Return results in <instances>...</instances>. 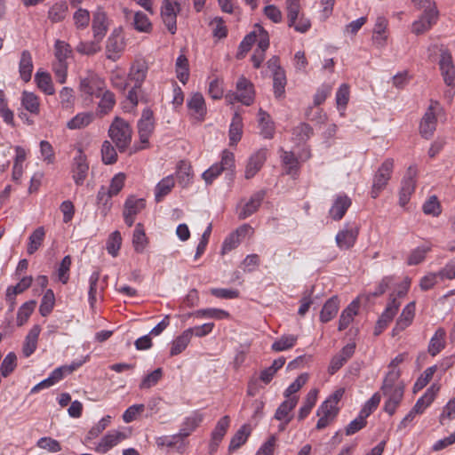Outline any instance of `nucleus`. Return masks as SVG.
Wrapping results in <instances>:
<instances>
[{
  "mask_svg": "<svg viewBox=\"0 0 455 455\" xmlns=\"http://www.w3.org/2000/svg\"><path fill=\"white\" fill-rule=\"evenodd\" d=\"M132 130L130 124L121 117L116 116L108 129V136L120 152H124L132 142Z\"/></svg>",
  "mask_w": 455,
  "mask_h": 455,
  "instance_id": "1",
  "label": "nucleus"
},
{
  "mask_svg": "<svg viewBox=\"0 0 455 455\" xmlns=\"http://www.w3.org/2000/svg\"><path fill=\"white\" fill-rule=\"evenodd\" d=\"M341 397V391L337 390L332 396L328 398L317 410L319 419L316 424L317 429L326 427L339 414L337 404Z\"/></svg>",
  "mask_w": 455,
  "mask_h": 455,
  "instance_id": "2",
  "label": "nucleus"
},
{
  "mask_svg": "<svg viewBox=\"0 0 455 455\" xmlns=\"http://www.w3.org/2000/svg\"><path fill=\"white\" fill-rule=\"evenodd\" d=\"M235 168V156L228 150L222 152L221 161L220 164L212 165L209 169L203 172L202 178L207 185H210L217 179L224 171H231Z\"/></svg>",
  "mask_w": 455,
  "mask_h": 455,
  "instance_id": "3",
  "label": "nucleus"
},
{
  "mask_svg": "<svg viewBox=\"0 0 455 455\" xmlns=\"http://www.w3.org/2000/svg\"><path fill=\"white\" fill-rule=\"evenodd\" d=\"M236 92L228 93L226 97L229 99L230 102L236 100L245 106H251L254 101V86L253 84L242 76L236 82Z\"/></svg>",
  "mask_w": 455,
  "mask_h": 455,
  "instance_id": "4",
  "label": "nucleus"
},
{
  "mask_svg": "<svg viewBox=\"0 0 455 455\" xmlns=\"http://www.w3.org/2000/svg\"><path fill=\"white\" fill-rule=\"evenodd\" d=\"M394 169V161L391 158L386 159L377 170L372 181L371 196L377 198L380 192L386 188Z\"/></svg>",
  "mask_w": 455,
  "mask_h": 455,
  "instance_id": "5",
  "label": "nucleus"
},
{
  "mask_svg": "<svg viewBox=\"0 0 455 455\" xmlns=\"http://www.w3.org/2000/svg\"><path fill=\"white\" fill-rule=\"evenodd\" d=\"M107 87L104 79L95 73L89 72L86 76L81 78L80 92L90 98H99L100 93Z\"/></svg>",
  "mask_w": 455,
  "mask_h": 455,
  "instance_id": "6",
  "label": "nucleus"
},
{
  "mask_svg": "<svg viewBox=\"0 0 455 455\" xmlns=\"http://www.w3.org/2000/svg\"><path fill=\"white\" fill-rule=\"evenodd\" d=\"M439 109V103L437 101H431L429 107L427 108L421 119L419 124V133L425 139H430L436 129V114Z\"/></svg>",
  "mask_w": 455,
  "mask_h": 455,
  "instance_id": "7",
  "label": "nucleus"
},
{
  "mask_svg": "<svg viewBox=\"0 0 455 455\" xmlns=\"http://www.w3.org/2000/svg\"><path fill=\"white\" fill-rule=\"evenodd\" d=\"M180 11L177 1L164 0L161 8V17L168 31L174 35L177 31V13Z\"/></svg>",
  "mask_w": 455,
  "mask_h": 455,
  "instance_id": "8",
  "label": "nucleus"
},
{
  "mask_svg": "<svg viewBox=\"0 0 455 455\" xmlns=\"http://www.w3.org/2000/svg\"><path fill=\"white\" fill-rule=\"evenodd\" d=\"M89 171V164L87 157L81 148L78 149L77 155L74 157L71 172L74 182L76 186H82L87 177Z\"/></svg>",
  "mask_w": 455,
  "mask_h": 455,
  "instance_id": "9",
  "label": "nucleus"
},
{
  "mask_svg": "<svg viewBox=\"0 0 455 455\" xmlns=\"http://www.w3.org/2000/svg\"><path fill=\"white\" fill-rule=\"evenodd\" d=\"M417 170L413 166H410L407 172L401 183V189L399 193V204L402 206L407 204L410 201L411 196L413 194L416 187V177Z\"/></svg>",
  "mask_w": 455,
  "mask_h": 455,
  "instance_id": "10",
  "label": "nucleus"
},
{
  "mask_svg": "<svg viewBox=\"0 0 455 455\" xmlns=\"http://www.w3.org/2000/svg\"><path fill=\"white\" fill-rule=\"evenodd\" d=\"M439 12L437 8L427 9L420 15L419 20H415L411 26V31L416 35H420L429 30L436 23Z\"/></svg>",
  "mask_w": 455,
  "mask_h": 455,
  "instance_id": "11",
  "label": "nucleus"
},
{
  "mask_svg": "<svg viewBox=\"0 0 455 455\" xmlns=\"http://www.w3.org/2000/svg\"><path fill=\"white\" fill-rule=\"evenodd\" d=\"M138 130L140 142L148 143L154 130L153 111L150 108H145L142 111L141 117L138 121Z\"/></svg>",
  "mask_w": 455,
  "mask_h": 455,
  "instance_id": "12",
  "label": "nucleus"
},
{
  "mask_svg": "<svg viewBox=\"0 0 455 455\" xmlns=\"http://www.w3.org/2000/svg\"><path fill=\"white\" fill-rule=\"evenodd\" d=\"M400 307V301H398L395 298L390 299L387 303L384 312L381 314L379 318L374 333L375 335L380 334L383 330L388 325V323L394 319L396 315L398 308Z\"/></svg>",
  "mask_w": 455,
  "mask_h": 455,
  "instance_id": "13",
  "label": "nucleus"
},
{
  "mask_svg": "<svg viewBox=\"0 0 455 455\" xmlns=\"http://www.w3.org/2000/svg\"><path fill=\"white\" fill-rule=\"evenodd\" d=\"M125 438L126 435L123 432L117 430L109 431L101 438L94 450L98 453L105 454Z\"/></svg>",
  "mask_w": 455,
  "mask_h": 455,
  "instance_id": "14",
  "label": "nucleus"
},
{
  "mask_svg": "<svg viewBox=\"0 0 455 455\" xmlns=\"http://www.w3.org/2000/svg\"><path fill=\"white\" fill-rule=\"evenodd\" d=\"M189 115L196 120L202 122L206 115V105L203 95L199 92L194 93L188 100Z\"/></svg>",
  "mask_w": 455,
  "mask_h": 455,
  "instance_id": "15",
  "label": "nucleus"
},
{
  "mask_svg": "<svg viewBox=\"0 0 455 455\" xmlns=\"http://www.w3.org/2000/svg\"><path fill=\"white\" fill-rule=\"evenodd\" d=\"M251 229L249 224H243L232 232L223 242L222 253H227L236 248L241 243V237L243 238Z\"/></svg>",
  "mask_w": 455,
  "mask_h": 455,
  "instance_id": "16",
  "label": "nucleus"
},
{
  "mask_svg": "<svg viewBox=\"0 0 455 455\" xmlns=\"http://www.w3.org/2000/svg\"><path fill=\"white\" fill-rule=\"evenodd\" d=\"M439 67L444 83L447 85H451L455 79V68L452 62L451 54L448 51L442 52Z\"/></svg>",
  "mask_w": 455,
  "mask_h": 455,
  "instance_id": "17",
  "label": "nucleus"
},
{
  "mask_svg": "<svg viewBox=\"0 0 455 455\" xmlns=\"http://www.w3.org/2000/svg\"><path fill=\"white\" fill-rule=\"evenodd\" d=\"M100 101L96 108V115L102 117L110 113L116 105L115 94L107 89V87L100 93Z\"/></svg>",
  "mask_w": 455,
  "mask_h": 455,
  "instance_id": "18",
  "label": "nucleus"
},
{
  "mask_svg": "<svg viewBox=\"0 0 455 455\" xmlns=\"http://www.w3.org/2000/svg\"><path fill=\"white\" fill-rule=\"evenodd\" d=\"M267 159L266 149H259L251 156L245 168V179L250 180L253 178L256 173L261 169Z\"/></svg>",
  "mask_w": 455,
  "mask_h": 455,
  "instance_id": "19",
  "label": "nucleus"
},
{
  "mask_svg": "<svg viewBox=\"0 0 455 455\" xmlns=\"http://www.w3.org/2000/svg\"><path fill=\"white\" fill-rule=\"evenodd\" d=\"M265 197V192L260 190L254 193L250 200L245 203L240 212H238V218L240 220H245L253 213H255L262 204Z\"/></svg>",
  "mask_w": 455,
  "mask_h": 455,
  "instance_id": "20",
  "label": "nucleus"
},
{
  "mask_svg": "<svg viewBox=\"0 0 455 455\" xmlns=\"http://www.w3.org/2000/svg\"><path fill=\"white\" fill-rule=\"evenodd\" d=\"M415 315V303H409L403 309L396 321L395 326L394 327L392 333L393 336L405 330L411 323Z\"/></svg>",
  "mask_w": 455,
  "mask_h": 455,
  "instance_id": "21",
  "label": "nucleus"
},
{
  "mask_svg": "<svg viewBox=\"0 0 455 455\" xmlns=\"http://www.w3.org/2000/svg\"><path fill=\"white\" fill-rule=\"evenodd\" d=\"M203 421V415L195 412L193 415L186 418L182 427L180 432L172 435V439H185L191 435L192 432L200 425Z\"/></svg>",
  "mask_w": 455,
  "mask_h": 455,
  "instance_id": "22",
  "label": "nucleus"
},
{
  "mask_svg": "<svg viewBox=\"0 0 455 455\" xmlns=\"http://www.w3.org/2000/svg\"><path fill=\"white\" fill-rule=\"evenodd\" d=\"M229 424L230 418L227 415L220 418L217 422L213 431L212 432V440L210 443L212 450H215L219 446L229 427Z\"/></svg>",
  "mask_w": 455,
  "mask_h": 455,
  "instance_id": "23",
  "label": "nucleus"
},
{
  "mask_svg": "<svg viewBox=\"0 0 455 455\" xmlns=\"http://www.w3.org/2000/svg\"><path fill=\"white\" fill-rule=\"evenodd\" d=\"M298 401L299 397L296 395L283 401L276 409L275 419L277 420L285 419V424H289L292 419V416L290 415V412L296 407Z\"/></svg>",
  "mask_w": 455,
  "mask_h": 455,
  "instance_id": "24",
  "label": "nucleus"
},
{
  "mask_svg": "<svg viewBox=\"0 0 455 455\" xmlns=\"http://www.w3.org/2000/svg\"><path fill=\"white\" fill-rule=\"evenodd\" d=\"M92 28L94 39L101 41L108 30L107 15L104 12L98 11L93 14Z\"/></svg>",
  "mask_w": 455,
  "mask_h": 455,
  "instance_id": "25",
  "label": "nucleus"
},
{
  "mask_svg": "<svg viewBox=\"0 0 455 455\" xmlns=\"http://www.w3.org/2000/svg\"><path fill=\"white\" fill-rule=\"evenodd\" d=\"M40 332L41 327L38 324L34 325L28 331L22 347L25 357L30 356L36 351Z\"/></svg>",
  "mask_w": 455,
  "mask_h": 455,
  "instance_id": "26",
  "label": "nucleus"
},
{
  "mask_svg": "<svg viewBox=\"0 0 455 455\" xmlns=\"http://www.w3.org/2000/svg\"><path fill=\"white\" fill-rule=\"evenodd\" d=\"M251 433V426L249 424H243L232 436L228 446V451H235L238 450L247 442Z\"/></svg>",
  "mask_w": 455,
  "mask_h": 455,
  "instance_id": "27",
  "label": "nucleus"
},
{
  "mask_svg": "<svg viewBox=\"0 0 455 455\" xmlns=\"http://www.w3.org/2000/svg\"><path fill=\"white\" fill-rule=\"evenodd\" d=\"M19 72L20 78L28 83L30 81L33 72V60L31 53L28 50L21 52L19 63Z\"/></svg>",
  "mask_w": 455,
  "mask_h": 455,
  "instance_id": "28",
  "label": "nucleus"
},
{
  "mask_svg": "<svg viewBox=\"0 0 455 455\" xmlns=\"http://www.w3.org/2000/svg\"><path fill=\"white\" fill-rule=\"evenodd\" d=\"M439 387L432 385L418 399L415 405L411 409L416 414H421L433 403Z\"/></svg>",
  "mask_w": 455,
  "mask_h": 455,
  "instance_id": "29",
  "label": "nucleus"
},
{
  "mask_svg": "<svg viewBox=\"0 0 455 455\" xmlns=\"http://www.w3.org/2000/svg\"><path fill=\"white\" fill-rule=\"evenodd\" d=\"M108 58L116 60L119 53L124 49V39L118 34H112L107 41Z\"/></svg>",
  "mask_w": 455,
  "mask_h": 455,
  "instance_id": "30",
  "label": "nucleus"
},
{
  "mask_svg": "<svg viewBox=\"0 0 455 455\" xmlns=\"http://www.w3.org/2000/svg\"><path fill=\"white\" fill-rule=\"evenodd\" d=\"M193 336V330L187 329L173 341L171 347V356H175L181 354L188 347Z\"/></svg>",
  "mask_w": 455,
  "mask_h": 455,
  "instance_id": "31",
  "label": "nucleus"
},
{
  "mask_svg": "<svg viewBox=\"0 0 455 455\" xmlns=\"http://www.w3.org/2000/svg\"><path fill=\"white\" fill-rule=\"evenodd\" d=\"M148 65L145 61H136L132 64L129 72V78L135 82V87H140L148 73Z\"/></svg>",
  "mask_w": 455,
  "mask_h": 455,
  "instance_id": "32",
  "label": "nucleus"
},
{
  "mask_svg": "<svg viewBox=\"0 0 455 455\" xmlns=\"http://www.w3.org/2000/svg\"><path fill=\"white\" fill-rule=\"evenodd\" d=\"M259 126L260 134L265 139H272L275 133V125L270 116L263 109L259 110Z\"/></svg>",
  "mask_w": 455,
  "mask_h": 455,
  "instance_id": "33",
  "label": "nucleus"
},
{
  "mask_svg": "<svg viewBox=\"0 0 455 455\" xmlns=\"http://www.w3.org/2000/svg\"><path fill=\"white\" fill-rule=\"evenodd\" d=\"M446 331L443 328H438L431 338L428 345V353L432 356L438 355L445 347Z\"/></svg>",
  "mask_w": 455,
  "mask_h": 455,
  "instance_id": "34",
  "label": "nucleus"
},
{
  "mask_svg": "<svg viewBox=\"0 0 455 455\" xmlns=\"http://www.w3.org/2000/svg\"><path fill=\"white\" fill-rule=\"evenodd\" d=\"M175 185V180L172 175H169L162 179L155 188V198L157 203L161 202L163 198L167 196Z\"/></svg>",
  "mask_w": 455,
  "mask_h": 455,
  "instance_id": "35",
  "label": "nucleus"
},
{
  "mask_svg": "<svg viewBox=\"0 0 455 455\" xmlns=\"http://www.w3.org/2000/svg\"><path fill=\"white\" fill-rule=\"evenodd\" d=\"M37 87L45 94L52 95L55 92L52 77L47 72L37 71L35 75Z\"/></svg>",
  "mask_w": 455,
  "mask_h": 455,
  "instance_id": "36",
  "label": "nucleus"
},
{
  "mask_svg": "<svg viewBox=\"0 0 455 455\" xmlns=\"http://www.w3.org/2000/svg\"><path fill=\"white\" fill-rule=\"evenodd\" d=\"M243 133V120L238 113H235L229 127L230 145H236L240 141Z\"/></svg>",
  "mask_w": 455,
  "mask_h": 455,
  "instance_id": "37",
  "label": "nucleus"
},
{
  "mask_svg": "<svg viewBox=\"0 0 455 455\" xmlns=\"http://www.w3.org/2000/svg\"><path fill=\"white\" fill-rule=\"evenodd\" d=\"M93 121V114L91 112L78 113L72 119H70L67 127L70 130L82 129L88 126Z\"/></svg>",
  "mask_w": 455,
  "mask_h": 455,
  "instance_id": "38",
  "label": "nucleus"
},
{
  "mask_svg": "<svg viewBox=\"0 0 455 455\" xmlns=\"http://www.w3.org/2000/svg\"><path fill=\"white\" fill-rule=\"evenodd\" d=\"M132 244L136 252L141 253L148 244V238L143 225L138 223L132 235Z\"/></svg>",
  "mask_w": 455,
  "mask_h": 455,
  "instance_id": "39",
  "label": "nucleus"
},
{
  "mask_svg": "<svg viewBox=\"0 0 455 455\" xmlns=\"http://www.w3.org/2000/svg\"><path fill=\"white\" fill-rule=\"evenodd\" d=\"M100 271H93L89 278V291H88V299L91 307H94L95 302H96V296L99 293V291H102L104 289L103 286L100 287L99 281H100Z\"/></svg>",
  "mask_w": 455,
  "mask_h": 455,
  "instance_id": "40",
  "label": "nucleus"
},
{
  "mask_svg": "<svg viewBox=\"0 0 455 455\" xmlns=\"http://www.w3.org/2000/svg\"><path fill=\"white\" fill-rule=\"evenodd\" d=\"M339 311V299L333 297L326 301L323 305L320 314V319L322 322H329L331 320Z\"/></svg>",
  "mask_w": 455,
  "mask_h": 455,
  "instance_id": "41",
  "label": "nucleus"
},
{
  "mask_svg": "<svg viewBox=\"0 0 455 455\" xmlns=\"http://www.w3.org/2000/svg\"><path fill=\"white\" fill-rule=\"evenodd\" d=\"M431 251V246L429 245H421L415 249H413L408 258H407V265L409 266H416L423 262L426 259L427 254Z\"/></svg>",
  "mask_w": 455,
  "mask_h": 455,
  "instance_id": "42",
  "label": "nucleus"
},
{
  "mask_svg": "<svg viewBox=\"0 0 455 455\" xmlns=\"http://www.w3.org/2000/svg\"><path fill=\"white\" fill-rule=\"evenodd\" d=\"M21 105L31 114L37 115L39 113V99L33 93L27 91L22 92Z\"/></svg>",
  "mask_w": 455,
  "mask_h": 455,
  "instance_id": "43",
  "label": "nucleus"
},
{
  "mask_svg": "<svg viewBox=\"0 0 455 455\" xmlns=\"http://www.w3.org/2000/svg\"><path fill=\"white\" fill-rule=\"evenodd\" d=\"M177 78L185 84L189 77L188 60L184 54H180L176 60Z\"/></svg>",
  "mask_w": 455,
  "mask_h": 455,
  "instance_id": "44",
  "label": "nucleus"
},
{
  "mask_svg": "<svg viewBox=\"0 0 455 455\" xmlns=\"http://www.w3.org/2000/svg\"><path fill=\"white\" fill-rule=\"evenodd\" d=\"M45 236V231L44 227L37 228L28 238V253L32 255L41 246Z\"/></svg>",
  "mask_w": 455,
  "mask_h": 455,
  "instance_id": "45",
  "label": "nucleus"
},
{
  "mask_svg": "<svg viewBox=\"0 0 455 455\" xmlns=\"http://www.w3.org/2000/svg\"><path fill=\"white\" fill-rule=\"evenodd\" d=\"M68 12V4L66 2H60L54 4L48 12V19L52 22H60L62 21Z\"/></svg>",
  "mask_w": 455,
  "mask_h": 455,
  "instance_id": "46",
  "label": "nucleus"
},
{
  "mask_svg": "<svg viewBox=\"0 0 455 455\" xmlns=\"http://www.w3.org/2000/svg\"><path fill=\"white\" fill-rule=\"evenodd\" d=\"M317 394V389H312L307 393L304 405L299 409L298 414L299 420H303L310 413L312 408L316 403Z\"/></svg>",
  "mask_w": 455,
  "mask_h": 455,
  "instance_id": "47",
  "label": "nucleus"
},
{
  "mask_svg": "<svg viewBox=\"0 0 455 455\" xmlns=\"http://www.w3.org/2000/svg\"><path fill=\"white\" fill-rule=\"evenodd\" d=\"M54 48L57 63L67 64V59H68L72 53L70 45L65 41L57 40Z\"/></svg>",
  "mask_w": 455,
  "mask_h": 455,
  "instance_id": "48",
  "label": "nucleus"
},
{
  "mask_svg": "<svg viewBox=\"0 0 455 455\" xmlns=\"http://www.w3.org/2000/svg\"><path fill=\"white\" fill-rule=\"evenodd\" d=\"M297 339L298 337L296 335H283L272 344L271 348L275 352L287 350L296 344Z\"/></svg>",
  "mask_w": 455,
  "mask_h": 455,
  "instance_id": "49",
  "label": "nucleus"
},
{
  "mask_svg": "<svg viewBox=\"0 0 455 455\" xmlns=\"http://www.w3.org/2000/svg\"><path fill=\"white\" fill-rule=\"evenodd\" d=\"M286 76L283 69L273 73V88L276 98H280L285 92Z\"/></svg>",
  "mask_w": 455,
  "mask_h": 455,
  "instance_id": "50",
  "label": "nucleus"
},
{
  "mask_svg": "<svg viewBox=\"0 0 455 455\" xmlns=\"http://www.w3.org/2000/svg\"><path fill=\"white\" fill-rule=\"evenodd\" d=\"M55 305V296L52 290L49 289L44 294L41 304L39 307V312L42 316H47L51 314Z\"/></svg>",
  "mask_w": 455,
  "mask_h": 455,
  "instance_id": "51",
  "label": "nucleus"
},
{
  "mask_svg": "<svg viewBox=\"0 0 455 455\" xmlns=\"http://www.w3.org/2000/svg\"><path fill=\"white\" fill-rule=\"evenodd\" d=\"M36 305V300H29L20 306L17 313V325L22 326L28 320Z\"/></svg>",
  "mask_w": 455,
  "mask_h": 455,
  "instance_id": "52",
  "label": "nucleus"
},
{
  "mask_svg": "<svg viewBox=\"0 0 455 455\" xmlns=\"http://www.w3.org/2000/svg\"><path fill=\"white\" fill-rule=\"evenodd\" d=\"M32 283L31 276L23 277L16 285L9 286L6 291V300H11L13 296L20 294L28 289Z\"/></svg>",
  "mask_w": 455,
  "mask_h": 455,
  "instance_id": "53",
  "label": "nucleus"
},
{
  "mask_svg": "<svg viewBox=\"0 0 455 455\" xmlns=\"http://www.w3.org/2000/svg\"><path fill=\"white\" fill-rule=\"evenodd\" d=\"M313 134V129L307 124L302 123L292 130V138L297 143L307 141Z\"/></svg>",
  "mask_w": 455,
  "mask_h": 455,
  "instance_id": "54",
  "label": "nucleus"
},
{
  "mask_svg": "<svg viewBox=\"0 0 455 455\" xmlns=\"http://www.w3.org/2000/svg\"><path fill=\"white\" fill-rule=\"evenodd\" d=\"M163 377L162 368H157L146 375L139 385L140 389H148L156 386Z\"/></svg>",
  "mask_w": 455,
  "mask_h": 455,
  "instance_id": "55",
  "label": "nucleus"
},
{
  "mask_svg": "<svg viewBox=\"0 0 455 455\" xmlns=\"http://www.w3.org/2000/svg\"><path fill=\"white\" fill-rule=\"evenodd\" d=\"M101 156L105 164H113L117 160V153L114 146L108 140H105L101 146Z\"/></svg>",
  "mask_w": 455,
  "mask_h": 455,
  "instance_id": "56",
  "label": "nucleus"
},
{
  "mask_svg": "<svg viewBox=\"0 0 455 455\" xmlns=\"http://www.w3.org/2000/svg\"><path fill=\"white\" fill-rule=\"evenodd\" d=\"M359 228L357 225H347L346 228L343 230V247L350 248L352 247L355 240L358 236Z\"/></svg>",
  "mask_w": 455,
  "mask_h": 455,
  "instance_id": "57",
  "label": "nucleus"
},
{
  "mask_svg": "<svg viewBox=\"0 0 455 455\" xmlns=\"http://www.w3.org/2000/svg\"><path fill=\"white\" fill-rule=\"evenodd\" d=\"M256 32V42L258 43L257 50L265 52L269 47V35L260 25L257 24L254 28Z\"/></svg>",
  "mask_w": 455,
  "mask_h": 455,
  "instance_id": "58",
  "label": "nucleus"
},
{
  "mask_svg": "<svg viewBox=\"0 0 455 455\" xmlns=\"http://www.w3.org/2000/svg\"><path fill=\"white\" fill-rule=\"evenodd\" d=\"M193 315L196 317L214 319H224L229 316V314L227 311L219 308L200 309L193 313Z\"/></svg>",
  "mask_w": 455,
  "mask_h": 455,
  "instance_id": "59",
  "label": "nucleus"
},
{
  "mask_svg": "<svg viewBox=\"0 0 455 455\" xmlns=\"http://www.w3.org/2000/svg\"><path fill=\"white\" fill-rule=\"evenodd\" d=\"M122 237L119 231H114L107 241V251L113 257H116L121 248Z\"/></svg>",
  "mask_w": 455,
  "mask_h": 455,
  "instance_id": "60",
  "label": "nucleus"
},
{
  "mask_svg": "<svg viewBox=\"0 0 455 455\" xmlns=\"http://www.w3.org/2000/svg\"><path fill=\"white\" fill-rule=\"evenodd\" d=\"M145 207L144 199H137L133 196L127 198L124 204V212L129 215L138 214Z\"/></svg>",
  "mask_w": 455,
  "mask_h": 455,
  "instance_id": "61",
  "label": "nucleus"
},
{
  "mask_svg": "<svg viewBox=\"0 0 455 455\" xmlns=\"http://www.w3.org/2000/svg\"><path fill=\"white\" fill-rule=\"evenodd\" d=\"M286 9L288 26L291 28L299 17L300 9L299 0H286Z\"/></svg>",
  "mask_w": 455,
  "mask_h": 455,
  "instance_id": "62",
  "label": "nucleus"
},
{
  "mask_svg": "<svg viewBox=\"0 0 455 455\" xmlns=\"http://www.w3.org/2000/svg\"><path fill=\"white\" fill-rule=\"evenodd\" d=\"M133 24L135 29L140 32H149L152 28V24L149 21V19L142 12H137L134 14Z\"/></svg>",
  "mask_w": 455,
  "mask_h": 455,
  "instance_id": "63",
  "label": "nucleus"
},
{
  "mask_svg": "<svg viewBox=\"0 0 455 455\" xmlns=\"http://www.w3.org/2000/svg\"><path fill=\"white\" fill-rule=\"evenodd\" d=\"M16 361L17 356L13 352H10L9 354H7L0 366V371L3 377L5 378L9 376L10 373H12L14 371L17 365Z\"/></svg>",
  "mask_w": 455,
  "mask_h": 455,
  "instance_id": "64",
  "label": "nucleus"
}]
</instances>
